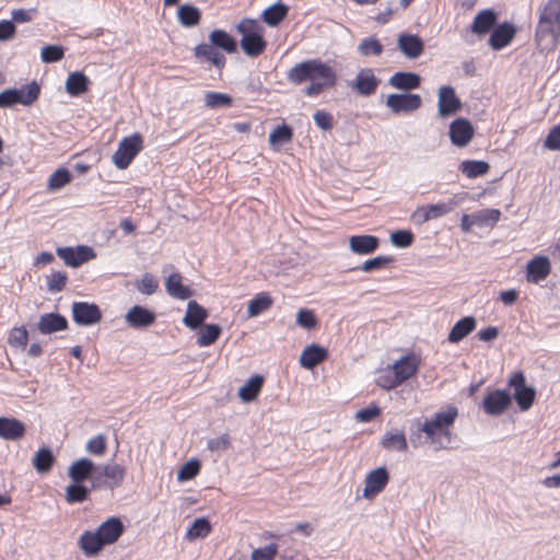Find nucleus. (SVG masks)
I'll list each match as a JSON object with an SVG mask.
<instances>
[{"label":"nucleus","mask_w":560,"mask_h":560,"mask_svg":"<svg viewBox=\"0 0 560 560\" xmlns=\"http://www.w3.org/2000/svg\"><path fill=\"white\" fill-rule=\"evenodd\" d=\"M457 416V408L448 406L446 410H440L430 419L419 423L418 432L424 433L427 440L434 445L435 450L447 448L452 440L450 427L453 425Z\"/></svg>","instance_id":"1"},{"label":"nucleus","mask_w":560,"mask_h":560,"mask_svg":"<svg viewBox=\"0 0 560 560\" xmlns=\"http://www.w3.org/2000/svg\"><path fill=\"white\" fill-rule=\"evenodd\" d=\"M536 40L544 49H552L560 37V0H548L540 10Z\"/></svg>","instance_id":"2"},{"label":"nucleus","mask_w":560,"mask_h":560,"mask_svg":"<svg viewBox=\"0 0 560 560\" xmlns=\"http://www.w3.org/2000/svg\"><path fill=\"white\" fill-rule=\"evenodd\" d=\"M331 78V68L317 59H310L296 63L288 72V80L294 84L304 81H316L320 78Z\"/></svg>","instance_id":"3"},{"label":"nucleus","mask_w":560,"mask_h":560,"mask_svg":"<svg viewBox=\"0 0 560 560\" xmlns=\"http://www.w3.org/2000/svg\"><path fill=\"white\" fill-rule=\"evenodd\" d=\"M40 88L36 81H32L22 89H7L0 93V108H11L16 104L32 105L37 101Z\"/></svg>","instance_id":"4"},{"label":"nucleus","mask_w":560,"mask_h":560,"mask_svg":"<svg viewBox=\"0 0 560 560\" xmlns=\"http://www.w3.org/2000/svg\"><path fill=\"white\" fill-rule=\"evenodd\" d=\"M143 148V140L140 133H133L125 137L118 144V149L113 154V163L119 170H126L132 160Z\"/></svg>","instance_id":"5"},{"label":"nucleus","mask_w":560,"mask_h":560,"mask_svg":"<svg viewBox=\"0 0 560 560\" xmlns=\"http://www.w3.org/2000/svg\"><path fill=\"white\" fill-rule=\"evenodd\" d=\"M126 470L119 464L98 465L96 474L93 477V489L118 488L125 479Z\"/></svg>","instance_id":"6"},{"label":"nucleus","mask_w":560,"mask_h":560,"mask_svg":"<svg viewBox=\"0 0 560 560\" xmlns=\"http://www.w3.org/2000/svg\"><path fill=\"white\" fill-rule=\"evenodd\" d=\"M509 385L514 389V399L517 402L521 410H528L536 396V389L533 386H527L523 372H516L509 380Z\"/></svg>","instance_id":"7"},{"label":"nucleus","mask_w":560,"mask_h":560,"mask_svg":"<svg viewBox=\"0 0 560 560\" xmlns=\"http://www.w3.org/2000/svg\"><path fill=\"white\" fill-rule=\"evenodd\" d=\"M385 105L393 114H409L421 107L422 100L419 94L393 93L387 96Z\"/></svg>","instance_id":"8"},{"label":"nucleus","mask_w":560,"mask_h":560,"mask_svg":"<svg viewBox=\"0 0 560 560\" xmlns=\"http://www.w3.org/2000/svg\"><path fill=\"white\" fill-rule=\"evenodd\" d=\"M498 15L492 9H486L480 11L474 19L469 30H465L462 37L465 42L470 43L469 35L477 34L479 36L486 35L490 32L495 23Z\"/></svg>","instance_id":"9"},{"label":"nucleus","mask_w":560,"mask_h":560,"mask_svg":"<svg viewBox=\"0 0 560 560\" xmlns=\"http://www.w3.org/2000/svg\"><path fill=\"white\" fill-rule=\"evenodd\" d=\"M462 109V102L451 85H443L438 93V115L441 118L450 117Z\"/></svg>","instance_id":"10"},{"label":"nucleus","mask_w":560,"mask_h":560,"mask_svg":"<svg viewBox=\"0 0 560 560\" xmlns=\"http://www.w3.org/2000/svg\"><path fill=\"white\" fill-rule=\"evenodd\" d=\"M511 404L512 397L506 390L495 389L486 395L482 408L489 416H500L509 409Z\"/></svg>","instance_id":"11"},{"label":"nucleus","mask_w":560,"mask_h":560,"mask_svg":"<svg viewBox=\"0 0 560 560\" xmlns=\"http://www.w3.org/2000/svg\"><path fill=\"white\" fill-rule=\"evenodd\" d=\"M59 258H61L67 266L70 267H79L82 264L93 259L95 257V253L93 248L79 245L77 248L73 247H58L56 250Z\"/></svg>","instance_id":"12"},{"label":"nucleus","mask_w":560,"mask_h":560,"mask_svg":"<svg viewBox=\"0 0 560 560\" xmlns=\"http://www.w3.org/2000/svg\"><path fill=\"white\" fill-rule=\"evenodd\" d=\"M72 317L78 325L91 326L102 319V313L94 303L74 302L72 304Z\"/></svg>","instance_id":"13"},{"label":"nucleus","mask_w":560,"mask_h":560,"mask_svg":"<svg viewBox=\"0 0 560 560\" xmlns=\"http://www.w3.org/2000/svg\"><path fill=\"white\" fill-rule=\"evenodd\" d=\"M380 84V79L374 74L372 68H363L359 70L354 81L350 86L361 96H370L375 93Z\"/></svg>","instance_id":"14"},{"label":"nucleus","mask_w":560,"mask_h":560,"mask_svg":"<svg viewBox=\"0 0 560 560\" xmlns=\"http://www.w3.org/2000/svg\"><path fill=\"white\" fill-rule=\"evenodd\" d=\"M389 480V474L385 467H378L370 471L364 480L363 497L372 499L384 490Z\"/></svg>","instance_id":"15"},{"label":"nucleus","mask_w":560,"mask_h":560,"mask_svg":"<svg viewBox=\"0 0 560 560\" xmlns=\"http://www.w3.org/2000/svg\"><path fill=\"white\" fill-rule=\"evenodd\" d=\"M475 133L471 122L466 118H457L450 125V138L454 145L466 147Z\"/></svg>","instance_id":"16"},{"label":"nucleus","mask_w":560,"mask_h":560,"mask_svg":"<svg viewBox=\"0 0 560 560\" xmlns=\"http://www.w3.org/2000/svg\"><path fill=\"white\" fill-rule=\"evenodd\" d=\"M155 313L141 305H133L125 315L127 325L135 329L147 328L154 324Z\"/></svg>","instance_id":"17"},{"label":"nucleus","mask_w":560,"mask_h":560,"mask_svg":"<svg viewBox=\"0 0 560 560\" xmlns=\"http://www.w3.org/2000/svg\"><path fill=\"white\" fill-rule=\"evenodd\" d=\"M96 470L97 466L91 459L83 457L70 465L68 475L73 482L82 483L84 480L90 479L91 488L93 489V477Z\"/></svg>","instance_id":"18"},{"label":"nucleus","mask_w":560,"mask_h":560,"mask_svg":"<svg viewBox=\"0 0 560 560\" xmlns=\"http://www.w3.org/2000/svg\"><path fill=\"white\" fill-rule=\"evenodd\" d=\"M397 45L401 54L408 59H416L424 50L423 40L415 34L404 33L399 35Z\"/></svg>","instance_id":"19"},{"label":"nucleus","mask_w":560,"mask_h":560,"mask_svg":"<svg viewBox=\"0 0 560 560\" xmlns=\"http://www.w3.org/2000/svg\"><path fill=\"white\" fill-rule=\"evenodd\" d=\"M527 281L538 283L545 280L550 273V261L546 256H536L527 264Z\"/></svg>","instance_id":"20"},{"label":"nucleus","mask_w":560,"mask_h":560,"mask_svg":"<svg viewBox=\"0 0 560 560\" xmlns=\"http://www.w3.org/2000/svg\"><path fill=\"white\" fill-rule=\"evenodd\" d=\"M68 320L59 313L43 314L37 323V329L43 335L54 334L67 329Z\"/></svg>","instance_id":"21"},{"label":"nucleus","mask_w":560,"mask_h":560,"mask_svg":"<svg viewBox=\"0 0 560 560\" xmlns=\"http://www.w3.org/2000/svg\"><path fill=\"white\" fill-rule=\"evenodd\" d=\"M515 32L516 30L511 23H502L493 28L489 38V45L494 50H500L512 42Z\"/></svg>","instance_id":"22"},{"label":"nucleus","mask_w":560,"mask_h":560,"mask_svg":"<svg viewBox=\"0 0 560 560\" xmlns=\"http://www.w3.org/2000/svg\"><path fill=\"white\" fill-rule=\"evenodd\" d=\"M97 533L105 545L114 544L124 533V524L118 517H109L97 527Z\"/></svg>","instance_id":"23"},{"label":"nucleus","mask_w":560,"mask_h":560,"mask_svg":"<svg viewBox=\"0 0 560 560\" xmlns=\"http://www.w3.org/2000/svg\"><path fill=\"white\" fill-rule=\"evenodd\" d=\"M195 57L200 61L211 62L221 70L225 66V56L211 44H199L194 49Z\"/></svg>","instance_id":"24"},{"label":"nucleus","mask_w":560,"mask_h":560,"mask_svg":"<svg viewBox=\"0 0 560 560\" xmlns=\"http://www.w3.org/2000/svg\"><path fill=\"white\" fill-rule=\"evenodd\" d=\"M388 84L397 90L411 91L420 86L421 77L415 72L398 71L388 79Z\"/></svg>","instance_id":"25"},{"label":"nucleus","mask_w":560,"mask_h":560,"mask_svg":"<svg viewBox=\"0 0 560 560\" xmlns=\"http://www.w3.org/2000/svg\"><path fill=\"white\" fill-rule=\"evenodd\" d=\"M378 245L380 240L374 235H353L349 238L350 249L358 255H370L378 248Z\"/></svg>","instance_id":"26"},{"label":"nucleus","mask_w":560,"mask_h":560,"mask_svg":"<svg viewBox=\"0 0 560 560\" xmlns=\"http://www.w3.org/2000/svg\"><path fill=\"white\" fill-rule=\"evenodd\" d=\"M327 357L328 352L324 347L313 343L303 350L300 357V364L307 370H312L324 362Z\"/></svg>","instance_id":"27"},{"label":"nucleus","mask_w":560,"mask_h":560,"mask_svg":"<svg viewBox=\"0 0 560 560\" xmlns=\"http://www.w3.org/2000/svg\"><path fill=\"white\" fill-rule=\"evenodd\" d=\"M393 375L399 384L404 383L418 371V362L415 357L405 355L393 364Z\"/></svg>","instance_id":"28"},{"label":"nucleus","mask_w":560,"mask_h":560,"mask_svg":"<svg viewBox=\"0 0 560 560\" xmlns=\"http://www.w3.org/2000/svg\"><path fill=\"white\" fill-rule=\"evenodd\" d=\"M208 317L207 310L196 301H189L183 323L190 329L195 330L201 327Z\"/></svg>","instance_id":"29"},{"label":"nucleus","mask_w":560,"mask_h":560,"mask_svg":"<svg viewBox=\"0 0 560 560\" xmlns=\"http://www.w3.org/2000/svg\"><path fill=\"white\" fill-rule=\"evenodd\" d=\"M183 277L178 272L171 273L165 281L166 292L175 299L187 300L194 295V291L182 283Z\"/></svg>","instance_id":"30"},{"label":"nucleus","mask_w":560,"mask_h":560,"mask_svg":"<svg viewBox=\"0 0 560 560\" xmlns=\"http://www.w3.org/2000/svg\"><path fill=\"white\" fill-rule=\"evenodd\" d=\"M25 425L15 418L0 417V436L5 440L16 441L23 438Z\"/></svg>","instance_id":"31"},{"label":"nucleus","mask_w":560,"mask_h":560,"mask_svg":"<svg viewBox=\"0 0 560 560\" xmlns=\"http://www.w3.org/2000/svg\"><path fill=\"white\" fill-rule=\"evenodd\" d=\"M476 318L472 316H466L459 319L451 329L448 334V341L457 343L467 337L476 328Z\"/></svg>","instance_id":"32"},{"label":"nucleus","mask_w":560,"mask_h":560,"mask_svg":"<svg viewBox=\"0 0 560 560\" xmlns=\"http://www.w3.org/2000/svg\"><path fill=\"white\" fill-rule=\"evenodd\" d=\"M265 378L261 375H253L240 389L238 397L243 402L254 401L264 385Z\"/></svg>","instance_id":"33"},{"label":"nucleus","mask_w":560,"mask_h":560,"mask_svg":"<svg viewBox=\"0 0 560 560\" xmlns=\"http://www.w3.org/2000/svg\"><path fill=\"white\" fill-rule=\"evenodd\" d=\"M79 546L86 556L97 555L105 546L97 530L84 532L79 538Z\"/></svg>","instance_id":"34"},{"label":"nucleus","mask_w":560,"mask_h":560,"mask_svg":"<svg viewBox=\"0 0 560 560\" xmlns=\"http://www.w3.org/2000/svg\"><path fill=\"white\" fill-rule=\"evenodd\" d=\"M210 44L217 49L233 54L237 49L236 40L223 30H214L209 35Z\"/></svg>","instance_id":"35"},{"label":"nucleus","mask_w":560,"mask_h":560,"mask_svg":"<svg viewBox=\"0 0 560 560\" xmlns=\"http://www.w3.org/2000/svg\"><path fill=\"white\" fill-rule=\"evenodd\" d=\"M55 455L49 447H40L34 455L32 464L38 474H47L55 464Z\"/></svg>","instance_id":"36"},{"label":"nucleus","mask_w":560,"mask_h":560,"mask_svg":"<svg viewBox=\"0 0 560 560\" xmlns=\"http://www.w3.org/2000/svg\"><path fill=\"white\" fill-rule=\"evenodd\" d=\"M177 19L182 26L194 27L199 24L201 12L192 4H180L177 10Z\"/></svg>","instance_id":"37"},{"label":"nucleus","mask_w":560,"mask_h":560,"mask_svg":"<svg viewBox=\"0 0 560 560\" xmlns=\"http://www.w3.org/2000/svg\"><path fill=\"white\" fill-rule=\"evenodd\" d=\"M289 8L282 2H277L266 8L261 13V20L269 26H278L288 15Z\"/></svg>","instance_id":"38"},{"label":"nucleus","mask_w":560,"mask_h":560,"mask_svg":"<svg viewBox=\"0 0 560 560\" xmlns=\"http://www.w3.org/2000/svg\"><path fill=\"white\" fill-rule=\"evenodd\" d=\"M90 80L80 71H75L69 74L66 81V90L72 96H79L88 91Z\"/></svg>","instance_id":"39"},{"label":"nucleus","mask_w":560,"mask_h":560,"mask_svg":"<svg viewBox=\"0 0 560 560\" xmlns=\"http://www.w3.org/2000/svg\"><path fill=\"white\" fill-rule=\"evenodd\" d=\"M266 40L262 35L245 36L241 39V47L248 57H257L264 52Z\"/></svg>","instance_id":"40"},{"label":"nucleus","mask_w":560,"mask_h":560,"mask_svg":"<svg viewBox=\"0 0 560 560\" xmlns=\"http://www.w3.org/2000/svg\"><path fill=\"white\" fill-rule=\"evenodd\" d=\"M272 303H273V301L268 293H266V292L258 293L253 300H250L248 302L247 316L256 317V316L260 315L265 311L269 310L271 307Z\"/></svg>","instance_id":"41"},{"label":"nucleus","mask_w":560,"mask_h":560,"mask_svg":"<svg viewBox=\"0 0 560 560\" xmlns=\"http://www.w3.org/2000/svg\"><path fill=\"white\" fill-rule=\"evenodd\" d=\"M501 212L498 209H482L472 214V222L480 228H493L500 220Z\"/></svg>","instance_id":"42"},{"label":"nucleus","mask_w":560,"mask_h":560,"mask_svg":"<svg viewBox=\"0 0 560 560\" xmlns=\"http://www.w3.org/2000/svg\"><path fill=\"white\" fill-rule=\"evenodd\" d=\"M381 445L387 451H406L408 447L406 436L402 432H387L381 442Z\"/></svg>","instance_id":"43"},{"label":"nucleus","mask_w":560,"mask_h":560,"mask_svg":"<svg viewBox=\"0 0 560 560\" xmlns=\"http://www.w3.org/2000/svg\"><path fill=\"white\" fill-rule=\"evenodd\" d=\"M90 488L80 482H73L66 487V500L68 503H80L88 499Z\"/></svg>","instance_id":"44"},{"label":"nucleus","mask_w":560,"mask_h":560,"mask_svg":"<svg viewBox=\"0 0 560 560\" xmlns=\"http://www.w3.org/2000/svg\"><path fill=\"white\" fill-rule=\"evenodd\" d=\"M221 332L222 329L217 324L205 325L202 331L199 334L197 338L198 346L208 347L214 343L219 339Z\"/></svg>","instance_id":"45"},{"label":"nucleus","mask_w":560,"mask_h":560,"mask_svg":"<svg viewBox=\"0 0 560 560\" xmlns=\"http://www.w3.org/2000/svg\"><path fill=\"white\" fill-rule=\"evenodd\" d=\"M232 104L233 98L229 94L220 92H207L205 94V105L209 108L230 107Z\"/></svg>","instance_id":"46"},{"label":"nucleus","mask_w":560,"mask_h":560,"mask_svg":"<svg viewBox=\"0 0 560 560\" xmlns=\"http://www.w3.org/2000/svg\"><path fill=\"white\" fill-rule=\"evenodd\" d=\"M460 171L469 178L485 175L489 171V164L483 161L467 160L462 162Z\"/></svg>","instance_id":"47"},{"label":"nucleus","mask_w":560,"mask_h":560,"mask_svg":"<svg viewBox=\"0 0 560 560\" xmlns=\"http://www.w3.org/2000/svg\"><path fill=\"white\" fill-rule=\"evenodd\" d=\"M293 130L288 125L278 126L269 135V142L271 147L281 145L292 140Z\"/></svg>","instance_id":"48"},{"label":"nucleus","mask_w":560,"mask_h":560,"mask_svg":"<svg viewBox=\"0 0 560 560\" xmlns=\"http://www.w3.org/2000/svg\"><path fill=\"white\" fill-rule=\"evenodd\" d=\"M72 178L71 173L67 168H59L55 171L48 179V189L56 191L70 183Z\"/></svg>","instance_id":"49"},{"label":"nucleus","mask_w":560,"mask_h":560,"mask_svg":"<svg viewBox=\"0 0 560 560\" xmlns=\"http://www.w3.org/2000/svg\"><path fill=\"white\" fill-rule=\"evenodd\" d=\"M201 464L198 459L192 458L186 462L177 471V479L180 482L194 479L200 471Z\"/></svg>","instance_id":"50"},{"label":"nucleus","mask_w":560,"mask_h":560,"mask_svg":"<svg viewBox=\"0 0 560 560\" xmlns=\"http://www.w3.org/2000/svg\"><path fill=\"white\" fill-rule=\"evenodd\" d=\"M211 532V524L206 517L196 518L187 532V538H205Z\"/></svg>","instance_id":"51"},{"label":"nucleus","mask_w":560,"mask_h":560,"mask_svg":"<svg viewBox=\"0 0 560 560\" xmlns=\"http://www.w3.org/2000/svg\"><path fill=\"white\" fill-rule=\"evenodd\" d=\"M236 31L242 35V37L264 34V28L258 24L256 20L253 19L242 20L237 24Z\"/></svg>","instance_id":"52"},{"label":"nucleus","mask_w":560,"mask_h":560,"mask_svg":"<svg viewBox=\"0 0 560 560\" xmlns=\"http://www.w3.org/2000/svg\"><path fill=\"white\" fill-rule=\"evenodd\" d=\"M336 83V74L334 70L331 69V78H320L319 80L312 81V83L305 89V93L308 96H316L325 88L334 86Z\"/></svg>","instance_id":"53"},{"label":"nucleus","mask_w":560,"mask_h":560,"mask_svg":"<svg viewBox=\"0 0 560 560\" xmlns=\"http://www.w3.org/2000/svg\"><path fill=\"white\" fill-rule=\"evenodd\" d=\"M358 50L363 56H380L383 51V46L376 38L368 37L360 43Z\"/></svg>","instance_id":"54"},{"label":"nucleus","mask_w":560,"mask_h":560,"mask_svg":"<svg viewBox=\"0 0 560 560\" xmlns=\"http://www.w3.org/2000/svg\"><path fill=\"white\" fill-rule=\"evenodd\" d=\"M65 56V49L59 45H47L42 48L40 58L45 63L57 62Z\"/></svg>","instance_id":"55"},{"label":"nucleus","mask_w":560,"mask_h":560,"mask_svg":"<svg viewBox=\"0 0 560 560\" xmlns=\"http://www.w3.org/2000/svg\"><path fill=\"white\" fill-rule=\"evenodd\" d=\"M413 240L415 236L409 230H397L390 234L392 244L399 248L409 247Z\"/></svg>","instance_id":"56"},{"label":"nucleus","mask_w":560,"mask_h":560,"mask_svg":"<svg viewBox=\"0 0 560 560\" xmlns=\"http://www.w3.org/2000/svg\"><path fill=\"white\" fill-rule=\"evenodd\" d=\"M455 207L456 202L454 200L427 206L431 220L448 214Z\"/></svg>","instance_id":"57"},{"label":"nucleus","mask_w":560,"mask_h":560,"mask_svg":"<svg viewBox=\"0 0 560 560\" xmlns=\"http://www.w3.org/2000/svg\"><path fill=\"white\" fill-rule=\"evenodd\" d=\"M392 261H394V258L392 256H376L372 259L365 260L362 264V266H360L359 269L364 272H372L374 270L385 267Z\"/></svg>","instance_id":"58"},{"label":"nucleus","mask_w":560,"mask_h":560,"mask_svg":"<svg viewBox=\"0 0 560 560\" xmlns=\"http://www.w3.org/2000/svg\"><path fill=\"white\" fill-rule=\"evenodd\" d=\"M68 277L63 271H55L48 277L47 289L49 292L56 293L65 289Z\"/></svg>","instance_id":"59"},{"label":"nucleus","mask_w":560,"mask_h":560,"mask_svg":"<svg viewBox=\"0 0 560 560\" xmlns=\"http://www.w3.org/2000/svg\"><path fill=\"white\" fill-rule=\"evenodd\" d=\"M158 288L159 283L151 273H144L137 284L138 291L145 295H152Z\"/></svg>","instance_id":"60"},{"label":"nucleus","mask_w":560,"mask_h":560,"mask_svg":"<svg viewBox=\"0 0 560 560\" xmlns=\"http://www.w3.org/2000/svg\"><path fill=\"white\" fill-rule=\"evenodd\" d=\"M296 324L305 329H313L317 319L313 311L301 308L296 314Z\"/></svg>","instance_id":"61"},{"label":"nucleus","mask_w":560,"mask_h":560,"mask_svg":"<svg viewBox=\"0 0 560 560\" xmlns=\"http://www.w3.org/2000/svg\"><path fill=\"white\" fill-rule=\"evenodd\" d=\"M278 552V545L269 544L265 547L255 549L252 552V560H275Z\"/></svg>","instance_id":"62"},{"label":"nucleus","mask_w":560,"mask_h":560,"mask_svg":"<svg viewBox=\"0 0 560 560\" xmlns=\"http://www.w3.org/2000/svg\"><path fill=\"white\" fill-rule=\"evenodd\" d=\"M544 147L551 151H560V124L549 130L544 141Z\"/></svg>","instance_id":"63"},{"label":"nucleus","mask_w":560,"mask_h":560,"mask_svg":"<svg viewBox=\"0 0 560 560\" xmlns=\"http://www.w3.org/2000/svg\"><path fill=\"white\" fill-rule=\"evenodd\" d=\"M86 451L90 454L101 456L106 451V440L102 434L90 439L86 443Z\"/></svg>","instance_id":"64"}]
</instances>
